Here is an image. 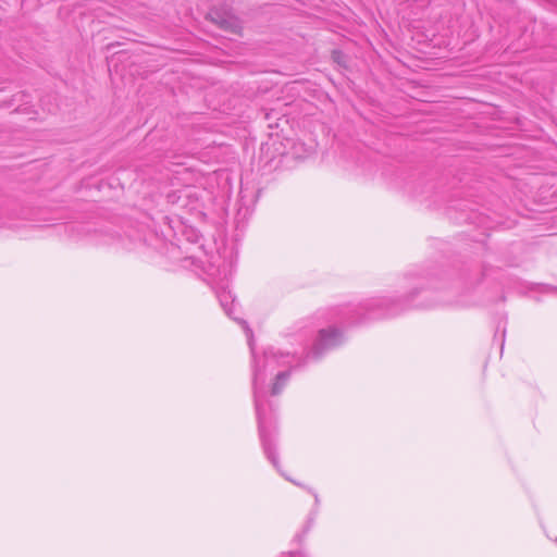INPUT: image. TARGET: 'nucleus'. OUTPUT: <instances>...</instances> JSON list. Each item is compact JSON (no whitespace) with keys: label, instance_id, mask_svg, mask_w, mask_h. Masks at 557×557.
Instances as JSON below:
<instances>
[{"label":"nucleus","instance_id":"nucleus-1","mask_svg":"<svg viewBox=\"0 0 557 557\" xmlns=\"http://www.w3.org/2000/svg\"><path fill=\"white\" fill-rule=\"evenodd\" d=\"M242 324L245 327L246 334L249 337V346L251 351H253L252 347V331L247 325L245 321L242 322ZM253 356V398H255V407H256V413L258 419V428H259V434L262 442V446L264 449L265 455L270 459V461L273 463L274 467H277V456L274 451V445L272 441L269 438V436L265 433L264 429V408H263V399H264V393L262 391L263 384L265 382L267 372H272L276 367L283 364L284 362H281V359L287 358L289 355L282 354L278 351H275L274 348H267L263 351L262 358H257L255 352H252Z\"/></svg>","mask_w":557,"mask_h":557},{"label":"nucleus","instance_id":"nucleus-2","mask_svg":"<svg viewBox=\"0 0 557 557\" xmlns=\"http://www.w3.org/2000/svg\"><path fill=\"white\" fill-rule=\"evenodd\" d=\"M403 310L404 306L399 299L375 297L367 299L349 309L347 321L350 324L362 323L370 320L394 317Z\"/></svg>","mask_w":557,"mask_h":557},{"label":"nucleus","instance_id":"nucleus-3","mask_svg":"<svg viewBox=\"0 0 557 557\" xmlns=\"http://www.w3.org/2000/svg\"><path fill=\"white\" fill-rule=\"evenodd\" d=\"M342 343V333L335 329H323L319 332V336L308 354V357L319 358L325 350L334 348Z\"/></svg>","mask_w":557,"mask_h":557},{"label":"nucleus","instance_id":"nucleus-4","mask_svg":"<svg viewBox=\"0 0 557 557\" xmlns=\"http://www.w3.org/2000/svg\"><path fill=\"white\" fill-rule=\"evenodd\" d=\"M216 297L222 308L224 309L225 313L231 317L233 313V306L235 302V298L233 297L231 290L222 286L219 289H216Z\"/></svg>","mask_w":557,"mask_h":557},{"label":"nucleus","instance_id":"nucleus-5","mask_svg":"<svg viewBox=\"0 0 557 557\" xmlns=\"http://www.w3.org/2000/svg\"><path fill=\"white\" fill-rule=\"evenodd\" d=\"M290 376V371H282L276 374L275 382L272 386L271 394L273 396L278 395L283 387L285 386L286 382L288 381Z\"/></svg>","mask_w":557,"mask_h":557},{"label":"nucleus","instance_id":"nucleus-6","mask_svg":"<svg viewBox=\"0 0 557 557\" xmlns=\"http://www.w3.org/2000/svg\"><path fill=\"white\" fill-rule=\"evenodd\" d=\"M220 26L226 30H235L237 28V23L235 20L233 18H222L220 22H219Z\"/></svg>","mask_w":557,"mask_h":557}]
</instances>
